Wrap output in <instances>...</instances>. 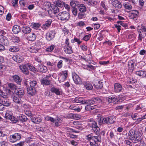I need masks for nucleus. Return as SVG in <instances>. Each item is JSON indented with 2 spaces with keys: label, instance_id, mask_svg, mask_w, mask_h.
I'll return each mask as SVG.
<instances>
[{
  "label": "nucleus",
  "instance_id": "16",
  "mask_svg": "<svg viewBox=\"0 0 146 146\" xmlns=\"http://www.w3.org/2000/svg\"><path fill=\"white\" fill-rule=\"evenodd\" d=\"M27 93L31 96H33L36 93V90L35 88L29 87L27 88Z\"/></svg>",
  "mask_w": 146,
  "mask_h": 146
},
{
  "label": "nucleus",
  "instance_id": "29",
  "mask_svg": "<svg viewBox=\"0 0 146 146\" xmlns=\"http://www.w3.org/2000/svg\"><path fill=\"white\" fill-rule=\"evenodd\" d=\"M36 36L34 33H31L27 36V39L31 41H34L36 39Z\"/></svg>",
  "mask_w": 146,
  "mask_h": 146
},
{
  "label": "nucleus",
  "instance_id": "49",
  "mask_svg": "<svg viewBox=\"0 0 146 146\" xmlns=\"http://www.w3.org/2000/svg\"><path fill=\"white\" fill-rule=\"evenodd\" d=\"M91 36V34H89L88 35L85 36L83 38V40L85 41H88Z\"/></svg>",
  "mask_w": 146,
  "mask_h": 146
},
{
  "label": "nucleus",
  "instance_id": "18",
  "mask_svg": "<svg viewBox=\"0 0 146 146\" xmlns=\"http://www.w3.org/2000/svg\"><path fill=\"white\" fill-rule=\"evenodd\" d=\"M12 78L15 82L19 85H21V80L19 76L17 75L13 76Z\"/></svg>",
  "mask_w": 146,
  "mask_h": 146
},
{
  "label": "nucleus",
  "instance_id": "61",
  "mask_svg": "<svg viewBox=\"0 0 146 146\" xmlns=\"http://www.w3.org/2000/svg\"><path fill=\"white\" fill-rule=\"evenodd\" d=\"M80 48L82 50L84 51H86L88 49V47L87 46L82 44L80 46Z\"/></svg>",
  "mask_w": 146,
  "mask_h": 146
},
{
  "label": "nucleus",
  "instance_id": "39",
  "mask_svg": "<svg viewBox=\"0 0 146 146\" xmlns=\"http://www.w3.org/2000/svg\"><path fill=\"white\" fill-rule=\"evenodd\" d=\"M19 47L17 46H11L9 49V50L12 52H16L19 51Z\"/></svg>",
  "mask_w": 146,
  "mask_h": 146
},
{
  "label": "nucleus",
  "instance_id": "2",
  "mask_svg": "<svg viewBox=\"0 0 146 146\" xmlns=\"http://www.w3.org/2000/svg\"><path fill=\"white\" fill-rule=\"evenodd\" d=\"M58 17V19L62 21H68L70 18L69 13L66 11H63L59 13Z\"/></svg>",
  "mask_w": 146,
  "mask_h": 146
},
{
  "label": "nucleus",
  "instance_id": "1",
  "mask_svg": "<svg viewBox=\"0 0 146 146\" xmlns=\"http://www.w3.org/2000/svg\"><path fill=\"white\" fill-rule=\"evenodd\" d=\"M8 98V95L6 93L3 92L0 89V103L3 106H8L10 105V104L9 101L6 99Z\"/></svg>",
  "mask_w": 146,
  "mask_h": 146
},
{
  "label": "nucleus",
  "instance_id": "64",
  "mask_svg": "<svg viewBox=\"0 0 146 146\" xmlns=\"http://www.w3.org/2000/svg\"><path fill=\"white\" fill-rule=\"evenodd\" d=\"M65 117L68 119H73V113L69 114L66 116Z\"/></svg>",
  "mask_w": 146,
  "mask_h": 146
},
{
  "label": "nucleus",
  "instance_id": "20",
  "mask_svg": "<svg viewBox=\"0 0 146 146\" xmlns=\"http://www.w3.org/2000/svg\"><path fill=\"white\" fill-rule=\"evenodd\" d=\"M113 5L117 8L119 9L121 8L122 5L121 3L117 0H114L112 2Z\"/></svg>",
  "mask_w": 146,
  "mask_h": 146
},
{
  "label": "nucleus",
  "instance_id": "63",
  "mask_svg": "<svg viewBox=\"0 0 146 146\" xmlns=\"http://www.w3.org/2000/svg\"><path fill=\"white\" fill-rule=\"evenodd\" d=\"M40 25L38 23H34L33 25V27L35 29H38Z\"/></svg>",
  "mask_w": 146,
  "mask_h": 146
},
{
  "label": "nucleus",
  "instance_id": "56",
  "mask_svg": "<svg viewBox=\"0 0 146 146\" xmlns=\"http://www.w3.org/2000/svg\"><path fill=\"white\" fill-rule=\"evenodd\" d=\"M37 83L36 81H33L30 82V87L32 88H35L34 87L36 84Z\"/></svg>",
  "mask_w": 146,
  "mask_h": 146
},
{
  "label": "nucleus",
  "instance_id": "27",
  "mask_svg": "<svg viewBox=\"0 0 146 146\" xmlns=\"http://www.w3.org/2000/svg\"><path fill=\"white\" fill-rule=\"evenodd\" d=\"M21 29L23 32L25 34L29 33L31 31V29L28 26L23 27Z\"/></svg>",
  "mask_w": 146,
  "mask_h": 146
},
{
  "label": "nucleus",
  "instance_id": "47",
  "mask_svg": "<svg viewBox=\"0 0 146 146\" xmlns=\"http://www.w3.org/2000/svg\"><path fill=\"white\" fill-rule=\"evenodd\" d=\"M54 47V45L52 44L46 48V50L47 52H51L53 50Z\"/></svg>",
  "mask_w": 146,
  "mask_h": 146
},
{
  "label": "nucleus",
  "instance_id": "51",
  "mask_svg": "<svg viewBox=\"0 0 146 146\" xmlns=\"http://www.w3.org/2000/svg\"><path fill=\"white\" fill-rule=\"evenodd\" d=\"M123 5L125 9L129 10L131 9L132 8L131 5L129 4L124 3Z\"/></svg>",
  "mask_w": 146,
  "mask_h": 146
},
{
  "label": "nucleus",
  "instance_id": "26",
  "mask_svg": "<svg viewBox=\"0 0 146 146\" xmlns=\"http://www.w3.org/2000/svg\"><path fill=\"white\" fill-rule=\"evenodd\" d=\"M94 86L97 89H101L103 86V83L100 81H98L94 84Z\"/></svg>",
  "mask_w": 146,
  "mask_h": 146
},
{
  "label": "nucleus",
  "instance_id": "32",
  "mask_svg": "<svg viewBox=\"0 0 146 146\" xmlns=\"http://www.w3.org/2000/svg\"><path fill=\"white\" fill-rule=\"evenodd\" d=\"M13 101L17 104H21L23 102L21 99H20L16 96H13Z\"/></svg>",
  "mask_w": 146,
  "mask_h": 146
},
{
  "label": "nucleus",
  "instance_id": "36",
  "mask_svg": "<svg viewBox=\"0 0 146 146\" xmlns=\"http://www.w3.org/2000/svg\"><path fill=\"white\" fill-rule=\"evenodd\" d=\"M84 86L88 90H91L93 88V86L89 82H87L85 84Z\"/></svg>",
  "mask_w": 146,
  "mask_h": 146
},
{
  "label": "nucleus",
  "instance_id": "10",
  "mask_svg": "<svg viewBox=\"0 0 146 146\" xmlns=\"http://www.w3.org/2000/svg\"><path fill=\"white\" fill-rule=\"evenodd\" d=\"M15 93L17 95L21 97L23 96L25 94L24 89L22 87L17 88L15 90Z\"/></svg>",
  "mask_w": 146,
  "mask_h": 146
},
{
  "label": "nucleus",
  "instance_id": "46",
  "mask_svg": "<svg viewBox=\"0 0 146 146\" xmlns=\"http://www.w3.org/2000/svg\"><path fill=\"white\" fill-rule=\"evenodd\" d=\"M56 6L62 8L63 6L64 3L63 2L60 1H57L56 2Z\"/></svg>",
  "mask_w": 146,
  "mask_h": 146
},
{
  "label": "nucleus",
  "instance_id": "60",
  "mask_svg": "<svg viewBox=\"0 0 146 146\" xmlns=\"http://www.w3.org/2000/svg\"><path fill=\"white\" fill-rule=\"evenodd\" d=\"M18 0H14L12 1V4L14 7H17L18 5Z\"/></svg>",
  "mask_w": 146,
  "mask_h": 146
},
{
  "label": "nucleus",
  "instance_id": "45",
  "mask_svg": "<svg viewBox=\"0 0 146 146\" xmlns=\"http://www.w3.org/2000/svg\"><path fill=\"white\" fill-rule=\"evenodd\" d=\"M61 121V120L59 118H58L57 119H55L54 123H55L56 126L58 127L60 126V125Z\"/></svg>",
  "mask_w": 146,
  "mask_h": 146
},
{
  "label": "nucleus",
  "instance_id": "33",
  "mask_svg": "<svg viewBox=\"0 0 146 146\" xmlns=\"http://www.w3.org/2000/svg\"><path fill=\"white\" fill-rule=\"evenodd\" d=\"M19 121L22 122H25L28 120V118L25 115H21L19 117Z\"/></svg>",
  "mask_w": 146,
  "mask_h": 146
},
{
  "label": "nucleus",
  "instance_id": "50",
  "mask_svg": "<svg viewBox=\"0 0 146 146\" xmlns=\"http://www.w3.org/2000/svg\"><path fill=\"white\" fill-rule=\"evenodd\" d=\"M45 119L47 121H50L51 122L54 123V121H55V119L54 118L49 117V116H46L45 117Z\"/></svg>",
  "mask_w": 146,
  "mask_h": 146
},
{
  "label": "nucleus",
  "instance_id": "3",
  "mask_svg": "<svg viewBox=\"0 0 146 146\" xmlns=\"http://www.w3.org/2000/svg\"><path fill=\"white\" fill-rule=\"evenodd\" d=\"M89 125L92 127L93 130L97 135L99 134L100 130L99 127L97 125V123L94 121H90L89 123Z\"/></svg>",
  "mask_w": 146,
  "mask_h": 146
},
{
  "label": "nucleus",
  "instance_id": "42",
  "mask_svg": "<svg viewBox=\"0 0 146 146\" xmlns=\"http://www.w3.org/2000/svg\"><path fill=\"white\" fill-rule=\"evenodd\" d=\"M74 101L75 102L77 103H82L83 104H85V101H83L82 98H75L74 99Z\"/></svg>",
  "mask_w": 146,
  "mask_h": 146
},
{
  "label": "nucleus",
  "instance_id": "38",
  "mask_svg": "<svg viewBox=\"0 0 146 146\" xmlns=\"http://www.w3.org/2000/svg\"><path fill=\"white\" fill-rule=\"evenodd\" d=\"M50 91L51 92L55 93L57 95H59L60 94V92L58 89L52 87L51 88Z\"/></svg>",
  "mask_w": 146,
  "mask_h": 146
},
{
  "label": "nucleus",
  "instance_id": "41",
  "mask_svg": "<svg viewBox=\"0 0 146 146\" xmlns=\"http://www.w3.org/2000/svg\"><path fill=\"white\" fill-rule=\"evenodd\" d=\"M117 100V98L115 96H113L112 97L108 98V100L109 103H113Z\"/></svg>",
  "mask_w": 146,
  "mask_h": 146
},
{
  "label": "nucleus",
  "instance_id": "31",
  "mask_svg": "<svg viewBox=\"0 0 146 146\" xmlns=\"http://www.w3.org/2000/svg\"><path fill=\"white\" fill-rule=\"evenodd\" d=\"M136 133L135 131L133 129L130 130L129 133V139L132 140L134 139V137L135 136Z\"/></svg>",
  "mask_w": 146,
  "mask_h": 146
},
{
  "label": "nucleus",
  "instance_id": "43",
  "mask_svg": "<svg viewBox=\"0 0 146 146\" xmlns=\"http://www.w3.org/2000/svg\"><path fill=\"white\" fill-rule=\"evenodd\" d=\"M29 51L32 53H36L38 51V49L33 46L31 47L29 49Z\"/></svg>",
  "mask_w": 146,
  "mask_h": 146
},
{
  "label": "nucleus",
  "instance_id": "24",
  "mask_svg": "<svg viewBox=\"0 0 146 146\" xmlns=\"http://www.w3.org/2000/svg\"><path fill=\"white\" fill-rule=\"evenodd\" d=\"M122 89L121 86L118 83H115L114 85V90L115 92H119Z\"/></svg>",
  "mask_w": 146,
  "mask_h": 146
},
{
  "label": "nucleus",
  "instance_id": "15",
  "mask_svg": "<svg viewBox=\"0 0 146 146\" xmlns=\"http://www.w3.org/2000/svg\"><path fill=\"white\" fill-rule=\"evenodd\" d=\"M139 14V12L137 10L133 11L129 14V17L132 19L137 20V17Z\"/></svg>",
  "mask_w": 146,
  "mask_h": 146
},
{
  "label": "nucleus",
  "instance_id": "4",
  "mask_svg": "<svg viewBox=\"0 0 146 146\" xmlns=\"http://www.w3.org/2000/svg\"><path fill=\"white\" fill-rule=\"evenodd\" d=\"M101 141V138L100 136L97 135L92 136V141L90 142V145L91 146L98 145Z\"/></svg>",
  "mask_w": 146,
  "mask_h": 146
},
{
  "label": "nucleus",
  "instance_id": "9",
  "mask_svg": "<svg viewBox=\"0 0 146 146\" xmlns=\"http://www.w3.org/2000/svg\"><path fill=\"white\" fill-rule=\"evenodd\" d=\"M29 64H22L19 66V68L21 71L24 74L27 75L29 74V71L28 70V66Z\"/></svg>",
  "mask_w": 146,
  "mask_h": 146
},
{
  "label": "nucleus",
  "instance_id": "8",
  "mask_svg": "<svg viewBox=\"0 0 146 146\" xmlns=\"http://www.w3.org/2000/svg\"><path fill=\"white\" fill-rule=\"evenodd\" d=\"M21 138V135L20 134L16 133L10 136V141L11 142L14 143L17 140H19Z\"/></svg>",
  "mask_w": 146,
  "mask_h": 146
},
{
  "label": "nucleus",
  "instance_id": "52",
  "mask_svg": "<svg viewBox=\"0 0 146 146\" xmlns=\"http://www.w3.org/2000/svg\"><path fill=\"white\" fill-rule=\"evenodd\" d=\"M62 60H60L58 63L57 64V67L59 69L62 68Z\"/></svg>",
  "mask_w": 146,
  "mask_h": 146
},
{
  "label": "nucleus",
  "instance_id": "37",
  "mask_svg": "<svg viewBox=\"0 0 146 146\" xmlns=\"http://www.w3.org/2000/svg\"><path fill=\"white\" fill-rule=\"evenodd\" d=\"M4 59L3 58L0 56V69L5 70L6 68L5 66L2 64L4 62Z\"/></svg>",
  "mask_w": 146,
  "mask_h": 146
},
{
  "label": "nucleus",
  "instance_id": "55",
  "mask_svg": "<svg viewBox=\"0 0 146 146\" xmlns=\"http://www.w3.org/2000/svg\"><path fill=\"white\" fill-rule=\"evenodd\" d=\"M29 64V66H28V68L30 70L33 72L36 71V69L35 68L32 66H31Z\"/></svg>",
  "mask_w": 146,
  "mask_h": 146
},
{
  "label": "nucleus",
  "instance_id": "30",
  "mask_svg": "<svg viewBox=\"0 0 146 146\" xmlns=\"http://www.w3.org/2000/svg\"><path fill=\"white\" fill-rule=\"evenodd\" d=\"M20 30L19 26L17 25H15L13 27L12 31L14 33L16 34H18Z\"/></svg>",
  "mask_w": 146,
  "mask_h": 146
},
{
  "label": "nucleus",
  "instance_id": "11",
  "mask_svg": "<svg viewBox=\"0 0 146 146\" xmlns=\"http://www.w3.org/2000/svg\"><path fill=\"white\" fill-rule=\"evenodd\" d=\"M104 122L105 123L109 125L112 124L115 121V118L114 116H110L108 117L104 118Z\"/></svg>",
  "mask_w": 146,
  "mask_h": 146
},
{
  "label": "nucleus",
  "instance_id": "58",
  "mask_svg": "<svg viewBox=\"0 0 146 146\" xmlns=\"http://www.w3.org/2000/svg\"><path fill=\"white\" fill-rule=\"evenodd\" d=\"M76 1H72L70 2V5L73 7H75L76 6Z\"/></svg>",
  "mask_w": 146,
  "mask_h": 146
},
{
  "label": "nucleus",
  "instance_id": "19",
  "mask_svg": "<svg viewBox=\"0 0 146 146\" xmlns=\"http://www.w3.org/2000/svg\"><path fill=\"white\" fill-rule=\"evenodd\" d=\"M78 8L80 12H85L86 11V7L84 4H78Z\"/></svg>",
  "mask_w": 146,
  "mask_h": 146
},
{
  "label": "nucleus",
  "instance_id": "21",
  "mask_svg": "<svg viewBox=\"0 0 146 146\" xmlns=\"http://www.w3.org/2000/svg\"><path fill=\"white\" fill-rule=\"evenodd\" d=\"M38 69L39 72L43 73H45L47 70V67L45 66H42V65H38Z\"/></svg>",
  "mask_w": 146,
  "mask_h": 146
},
{
  "label": "nucleus",
  "instance_id": "35",
  "mask_svg": "<svg viewBox=\"0 0 146 146\" xmlns=\"http://www.w3.org/2000/svg\"><path fill=\"white\" fill-rule=\"evenodd\" d=\"M128 70L130 71H132L134 68V63L131 60L128 62Z\"/></svg>",
  "mask_w": 146,
  "mask_h": 146
},
{
  "label": "nucleus",
  "instance_id": "59",
  "mask_svg": "<svg viewBox=\"0 0 146 146\" xmlns=\"http://www.w3.org/2000/svg\"><path fill=\"white\" fill-rule=\"evenodd\" d=\"M72 12L74 16H76L77 12V10L76 8L75 7L73 8L72 9Z\"/></svg>",
  "mask_w": 146,
  "mask_h": 146
},
{
  "label": "nucleus",
  "instance_id": "40",
  "mask_svg": "<svg viewBox=\"0 0 146 146\" xmlns=\"http://www.w3.org/2000/svg\"><path fill=\"white\" fill-rule=\"evenodd\" d=\"M88 57H84L83 56H79V58L81 59H83L86 62H88L89 60H90L91 59V55L89 54L88 55Z\"/></svg>",
  "mask_w": 146,
  "mask_h": 146
},
{
  "label": "nucleus",
  "instance_id": "22",
  "mask_svg": "<svg viewBox=\"0 0 146 146\" xmlns=\"http://www.w3.org/2000/svg\"><path fill=\"white\" fill-rule=\"evenodd\" d=\"M133 138L134 139L132 140L135 143H136L138 141L141 140L142 138L141 134V133H136Z\"/></svg>",
  "mask_w": 146,
  "mask_h": 146
},
{
  "label": "nucleus",
  "instance_id": "48",
  "mask_svg": "<svg viewBox=\"0 0 146 146\" xmlns=\"http://www.w3.org/2000/svg\"><path fill=\"white\" fill-rule=\"evenodd\" d=\"M24 112L26 115L29 116H31L32 114L31 111L28 109H26L24 110Z\"/></svg>",
  "mask_w": 146,
  "mask_h": 146
},
{
  "label": "nucleus",
  "instance_id": "14",
  "mask_svg": "<svg viewBox=\"0 0 146 146\" xmlns=\"http://www.w3.org/2000/svg\"><path fill=\"white\" fill-rule=\"evenodd\" d=\"M0 43L7 46L9 44V42L5 36L3 35H0Z\"/></svg>",
  "mask_w": 146,
  "mask_h": 146
},
{
  "label": "nucleus",
  "instance_id": "57",
  "mask_svg": "<svg viewBox=\"0 0 146 146\" xmlns=\"http://www.w3.org/2000/svg\"><path fill=\"white\" fill-rule=\"evenodd\" d=\"M53 9L54 14L58 13L59 11V9L57 6H54Z\"/></svg>",
  "mask_w": 146,
  "mask_h": 146
},
{
  "label": "nucleus",
  "instance_id": "25",
  "mask_svg": "<svg viewBox=\"0 0 146 146\" xmlns=\"http://www.w3.org/2000/svg\"><path fill=\"white\" fill-rule=\"evenodd\" d=\"M31 119L33 122L35 123H39L42 120L41 118L40 117H31Z\"/></svg>",
  "mask_w": 146,
  "mask_h": 146
},
{
  "label": "nucleus",
  "instance_id": "34",
  "mask_svg": "<svg viewBox=\"0 0 146 146\" xmlns=\"http://www.w3.org/2000/svg\"><path fill=\"white\" fill-rule=\"evenodd\" d=\"M62 75L61 76L62 78V79L59 80V81L61 82H63L66 79L68 76V71L65 70L63 71L62 72Z\"/></svg>",
  "mask_w": 146,
  "mask_h": 146
},
{
  "label": "nucleus",
  "instance_id": "13",
  "mask_svg": "<svg viewBox=\"0 0 146 146\" xmlns=\"http://www.w3.org/2000/svg\"><path fill=\"white\" fill-rule=\"evenodd\" d=\"M55 33L54 31H51L48 32L46 35V38L48 41L52 40L54 37Z\"/></svg>",
  "mask_w": 146,
  "mask_h": 146
},
{
  "label": "nucleus",
  "instance_id": "12",
  "mask_svg": "<svg viewBox=\"0 0 146 146\" xmlns=\"http://www.w3.org/2000/svg\"><path fill=\"white\" fill-rule=\"evenodd\" d=\"M51 76L50 75L46 76L44 78L42 79L41 81V84L43 85H49L50 84L49 78Z\"/></svg>",
  "mask_w": 146,
  "mask_h": 146
},
{
  "label": "nucleus",
  "instance_id": "44",
  "mask_svg": "<svg viewBox=\"0 0 146 146\" xmlns=\"http://www.w3.org/2000/svg\"><path fill=\"white\" fill-rule=\"evenodd\" d=\"M9 87L12 90H15L17 88L16 85L12 83H10L8 84Z\"/></svg>",
  "mask_w": 146,
  "mask_h": 146
},
{
  "label": "nucleus",
  "instance_id": "6",
  "mask_svg": "<svg viewBox=\"0 0 146 146\" xmlns=\"http://www.w3.org/2000/svg\"><path fill=\"white\" fill-rule=\"evenodd\" d=\"M72 76L75 83L76 84H81L82 83V79L75 72L72 73Z\"/></svg>",
  "mask_w": 146,
  "mask_h": 146
},
{
  "label": "nucleus",
  "instance_id": "54",
  "mask_svg": "<svg viewBox=\"0 0 146 146\" xmlns=\"http://www.w3.org/2000/svg\"><path fill=\"white\" fill-rule=\"evenodd\" d=\"M104 121V118L101 117L100 119H98V122L100 124L101 123H105V122Z\"/></svg>",
  "mask_w": 146,
  "mask_h": 146
},
{
  "label": "nucleus",
  "instance_id": "62",
  "mask_svg": "<svg viewBox=\"0 0 146 146\" xmlns=\"http://www.w3.org/2000/svg\"><path fill=\"white\" fill-rule=\"evenodd\" d=\"M85 109L86 111H89L93 110V107H92V106H90V105H88L85 107Z\"/></svg>",
  "mask_w": 146,
  "mask_h": 146
},
{
  "label": "nucleus",
  "instance_id": "53",
  "mask_svg": "<svg viewBox=\"0 0 146 146\" xmlns=\"http://www.w3.org/2000/svg\"><path fill=\"white\" fill-rule=\"evenodd\" d=\"M12 41L15 43H18L19 41V38L17 37L14 36L12 38Z\"/></svg>",
  "mask_w": 146,
  "mask_h": 146
},
{
  "label": "nucleus",
  "instance_id": "28",
  "mask_svg": "<svg viewBox=\"0 0 146 146\" xmlns=\"http://www.w3.org/2000/svg\"><path fill=\"white\" fill-rule=\"evenodd\" d=\"M64 50L66 53L68 54H71L72 52V47L69 46H65Z\"/></svg>",
  "mask_w": 146,
  "mask_h": 146
},
{
  "label": "nucleus",
  "instance_id": "23",
  "mask_svg": "<svg viewBox=\"0 0 146 146\" xmlns=\"http://www.w3.org/2000/svg\"><path fill=\"white\" fill-rule=\"evenodd\" d=\"M135 74L142 78H146V72L142 70H139L135 72Z\"/></svg>",
  "mask_w": 146,
  "mask_h": 146
},
{
  "label": "nucleus",
  "instance_id": "17",
  "mask_svg": "<svg viewBox=\"0 0 146 146\" xmlns=\"http://www.w3.org/2000/svg\"><path fill=\"white\" fill-rule=\"evenodd\" d=\"M13 58L15 61L19 63L23 62L24 60V58L22 56L18 55L13 56Z\"/></svg>",
  "mask_w": 146,
  "mask_h": 146
},
{
  "label": "nucleus",
  "instance_id": "7",
  "mask_svg": "<svg viewBox=\"0 0 146 146\" xmlns=\"http://www.w3.org/2000/svg\"><path fill=\"white\" fill-rule=\"evenodd\" d=\"M5 117L7 119H8L13 123H16L17 122V119L12 115V113L9 111H7L5 113Z\"/></svg>",
  "mask_w": 146,
  "mask_h": 146
},
{
  "label": "nucleus",
  "instance_id": "5",
  "mask_svg": "<svg viewBox=\"0 0 146 146\" xmlns=\"http://www.w3.org/2000/svg\"><path fill=\"white\" fill-rule=\"evenodd\" d=\"M102 101L101 99L97 97L91 99L90 100H86L85 102V104L91 105L93 104H95L96 103H100Z\"/></svg>",
  "mask_w": 146,
  "mask_h": 146
}]
</instances>
